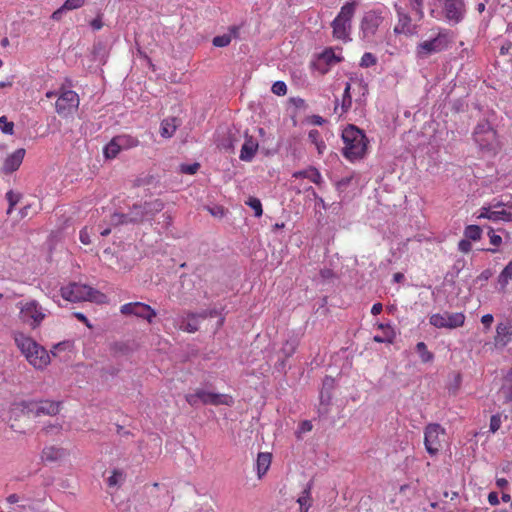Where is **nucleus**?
<instances>
[{
  "instance_id": "obj_35",
  "label": "nucleus",
  "mask_w": 512,
  "mask_h": 512,
  "mask_svg": "<svg viewBox=\"0 0 512 512\" xmlns=\"http://www.w3.org/2000/svg\"><path fill=\"white\" fill-rule=\"evenodd\" d=\"M512 279V261H510L501 271L498 281L502 286H506Z\"/></svg>"
},
{
  "instance_id": "obj_12",
  "label": "nucleus",
  "mask_w": 512,
  "mask_h": 512,
  "mask_svg": "<svg viewBox=\"0 0 512 512\" xmlns=\"http://www.w3.org/2000/svg\"><path fill=\"white\" fill-rule=\"evenodd\" d=\"M474 141L481 150L492 151L497 147V135L490 123L486 120L480 121L475 127Z\"/></svg>"
},
{
  "instance_id": "obj_8",
  "label": "nucleus",
  "mask_w": 512,
  "mask_h": 512,
  "mask_svg": "<svg viewBox=\"0 0 512 512\" xmlns=\"http://www.w3.org/2000/svg\"><path fill=\"white\" fill-rule=\"evenodd\" d=\"M185 399L191 406H198L199 404L232 406L234 403L233 398L228 394L215 393L202 388H197L194 392L188 393Z\"/></svg>"
},
{
  "instance_id": "obj_33",
  "label": "nucleus",
  "mask_w": 512,
  "mask_h": 512,
  "mask_svg": "<svg viewBox=\"0 0 512 512\" xmlns=\"http://www.w3.org/2000/svg\"><path fill=\"white\" fill-rule=\"evenodd\" d=\"M464 235L469 240H479L482 235V230L477 225H469L465 228Z\"/></svg>"
},
{
  "instance_id": "obj_61",
  "label": "nucleus",
  "mask_w": 512,
  "mask_h": 512,
  "mask_svg": "<svg viewBox=\"0 0 512 512\" xmlns=\"http://www.w3.org/2000/svg\"><path fill=\"white\" fill-rule=\"evenodd\" d=\"M488 502L495 506L499 504L498 494L496 492H490L488 495Z\"/></svg>"
},
{
  "instance_id": "obj_53",
  "label": "nucleus",
  "mask_w": 512,
  "mask_h": 512,
  "mask_svg": "<svg viewBox=\"0 0 512 512\" xmlns=\"http://www.w3.org/2000/svg\"><path fill=\"white\" fill-rule=\"evenodd\" d=\"M331 401V393L329 391H326L324 389H321V392H320V402H321V405H329Z\"/></svg>"
},
{
  "instance_id": "obj_44",
  "label": "nucleus",
  "mask_w": 512,
  "mask_h": 512,
  "mask_svg": "<svg viewBox=\"0 0 512 512\" xmlns=\"http://www.w3.org/2000/svg\"><path fill=\"white\" fill-rule=\"evenodd\" d=\"M271 91L278 96H283L287 93V86L283 81H276L272 85Z\"/></svg>"
},
{
  "instance_id": "obj_13",
  "label": "nucleus",
  "mask_w": 512,
  "mask_h": 512,
  "mask_svg": "<svg viewBox=\"0 0 512 512\" xmlns=\"http://www.w3.org/2000/svg\"><path fill=\"white\" fill-rule=\"evenodd\" d=\"M466 316L462 312L435 313L429 318V323L438 329H456L462 327L465 323Z\"/></svg>"
},
{
  "instance_id": "obj_4",
  "label": "nucleus",
  "mask_w": 512,
  "mask_h": 512,
  "mask_svg": "<svg viewBox=\"0 0 512 512\" xmlns=\"http://www.w3.org/2000/svg\"><path fill=\"white\" fill-rule=\"evenodd\" d=\"M15 343L27 361L36 369H43L50 363L47 350L24 333L15 334Z\"/></svg>"
},
{
  "instance_id": "obj_55",
  "label": "nucleus",
  "mask_w": 512,
  "mask_h": 512,
  "mask_svg": "<svg viewBox=\"0 0 512 512\" xmlns=\"http://www.w3.org/2000/svg\"><path fill=\"white\" fill-rule=\"evenodd\" d=\"M219 315L220 314L216 309H207L200 312V316L203 320L209 317H217Z\"/></svg>"
},
{
  "instance_id": "obj_38",
  "label": "nucleus",
  "mask_w": 512,
  "mask_h": 512,
  "mask_svg": "<svg viewBox=\"0 0 512 512\" xmlns=\"http://www.w3.org/2000/svg\"><path fill=\"white\" fill-rule=\"evenodd\" d=\"M416 494V486L412 484H404L399 488V495L406 499H411Z\"/></svg>"
},
{
  "instance_id": "obj_29",
  "label": "nucleus",
  "mask_w": 512,
  "mask_h": 512,
  "mask_svg": "<svg viewBox=\"0 0 512 512\" xmlns=\"http://www.w3.org/2000/svg\"><path fill=\"white\" fill-rule=\"evenodd\" d=\"M115 139L121 146L122 151L135 148L139 145V140L128 134L117 135L115 136Z\"/></svg>"
},
{
  "instance_id": "obj_16",
  "label": "nucleus",
  "mask_w": 512,
  "mask_h": 512,
  "mask_svg": "<svg viewBox=\"0 0 512 512\" xmlns=\"http://www.w3.org/2000/svg\"><path fill=\"white\" fill-rule=\"evenodd\" d=\"M121 314L125 316H135L152 323L157 316V312L148 304L143 302H130L120 307Z\"/></svg>"
},
{
  "instance_id": "obj_15",
  "label": "nucleus",
  "mask_w": 512,
  "mask_h": 512,
  "mask_svg": "<svg viewBox=\"0 0 512 512\" xmlns=\"http://www.w3.org/2000/svg\"><path fill=\"white\" fill-rule=\"evenodd\" d=\"M444 434L445 429L439 424L432 423L426 426L424 431V444L430 455H436L439 452Z\"/></svg>"
},
{
  "instance_id": "obj_27",
  "label": "nucleus",
  "mask_w": 512,
  "mask_h": 512,
  "mask_svg": "<svg viewBox=\"0 0 512 512\" xmlns=\"http://www.w3.org/2000/svg\"><path fill=\"white\" fill-rule=\"evenodd\" d=\"M179 125L180 121L175 117L164 119L161 123V136L165 138L172 137Z\"/></svg>"
},
{
  "instance_id": "obj_47",
  "label": "nucleus",
  "mask_w": 512,
  "mask_h": 512,
  "mask_svg": "<svg viewBox=\"0 0 512 512\" xmlns=\"http://www.w3.org/2000/svg\"><path fill=\"white\" fill-rule=\"evenodd\" d=\"M494 317L492 314H485L481 317V324L483 325V332L487 333L493 324Z\"/></svg>"
},
{
  "instance_id": "obj_6",
  "label": "nucleus",
  "mask_w": 512,
  "mask_h": 512,
  "mask_svg": "<svg viewBox=\"0 0 512 512\" xmlns=\"http://www.w3.org/2000/svg\"><path fill=\"white\" fill-rule=\"evenodd\" d=\"M343 155L349 160L361 158L366 150L365 135L357 127L350 125L343 130Z\"/></svg>"
},
{
  "instance_id": "obj_40",
  "label": "nucleus",
  "mask_w": 512,
  "mask_h": 512,
  "mask_svg": "<svg viewBox=\"0 0 512 512\" xmlns=\"http://www.w3.org/2000/svg\"><path fill=\"white\" fill-rule=\"evenodd\" d=\"M232 37L230 34H223L213 38V45L215 47H226L231 43Z\"/></svg>"
},
{
  "instance_id": "obj_54",
  "label": "nucleus",
  "mask_w": 512,
  "mask_h": 512,
  "mask_svg": "<svg viewBox=\"0 0 512 512\" xmlns=\"http://www.w3.org/2000/svg\"><path fill=\"white\" fill-rule=\"evenodd\" d=\"M322 58L327 62V63H332V62H339L340 59L338 57L335 56V54L332 52V51H325L322 55Z\"/></svg>"
},
{
  "instance_id": "obj_45",
  "label": "nucleus",
  "mask_w": 512,
  "mask_h": 512,
  "mask_svg": "<svg viewBox=\"0 0 512 512\" xmlns=\"http://www.w3.org/2000/svg\"><path fill=\"white\" fill-rule=\"evenodd\" d=\"M84 4L85 0H66L62 6L66 11H70L82 7Z\"/></svg>"
},
{
  "instance_id": "obj_36",
  "label": "nucleus",
  "mask_w": 512,
  "mask_h": 512,
  "mask_svg": "<svg viewBox=\"0 0 512 512\" xmlns=\"http://www.w3.org/2000/svg\"><path fill=\"white\" fill-rule=\"evenodd\" d=\"M351 84L346 83V87L342 97L341 109L342 113L347 112L352 105V98L350 95Z\"/></svg>"
},
{
  "instance_id": "obj_2",
  "label": "nucleus",
  "mask_w": 512,
  "mask_h": 512,
  "mask_svg": "<svg viewBox=\"0 0 512 512\" xmlns=\"http://www.w3.org/2000/svg\"><path fill=\"white\" fill-rule=\"evenodd\" d=\"M161 200L155 199L143 204H134L127 213L116 212L110 217V224L114 226L137 224L150 220L163 209Z\"/></svg>"
},
{
  "instance_id": "obj_7",
  "label": "nucleus",
  "mask_w": 512,
  "mask_h": 512,
  "mask_svg": "<svg viewBox=\"0 0 512 512\" xmlns=\"http://www.w3.org/2000/svg\"><path fill=\"white\" fill-rule=\"evenodd\" d=\"M356 11V4L348 2L344 4L336 18L332 22L333 36L342 41L350 40L352 19Z\"/></svg>"
},
{
  "instance_id": "obj_28",
  "label": "nucleus",
  "mask_w": 512,
  "mask_h": 512,
  "mask_svg": "<svg viewBox=\"0 0 512 512\" xmlns=\"http://www.w3.org/2000/svg\"><path fill=\"white\" fill-rule=\"evenodd\" d=\"M378 328L383 331L381 335H375L373 340L377 343H392L395 338V332L389 325L379 324Z\"/></svg>"
},
{
  "instance_id": "obj_18",
  "label": "nucleus",
  "mask_w": 512,
  "mask_h": 512,
  "mask_svg": "<svg viewBox=\"0 0 512 512\" xmlns=\"http://www.w3.org/2000/svg\"><path fill=\"white\" fill-rule=\"evenodd\" d=\"M203 320L200 313L186 312L178 315L174 323L182 331L194 333L199 329L200 321Z\"/></svg>"
},
{
  "instance_id": "obj_10",
  "label": "nucleus",
  "mask_w": 512,
  "mask_h": 512,
  "mask_svg": "<svg viewBox=\"0 0 512 512\" xmlns=\"http://www.w3.org/2000/svg\"><path fill=\"white\" fill-rule=\"evenodd\" d=\"M60 406L61 402L51 400L22 401L15 403L13 410H21L23 413L33 414L34 416H54L59 413Z\"/></svg>"
},
{
  "instance_id": "obj_1",
  "label": "nucleus",
  "mask_w": 512,
  "mask_h": 512,
  "mask_svg": "<svg viewBox=\"0 0 512 512\" xmlns=\"http://www.w3.org/2000/svg\"><path fill=\"white\" fill-rule=\"evenodd\" d=\"M46 295L56 304L61 306L60 298L68 302L91 301L95 303L106 302V295L85 284L72 282L61 287L60 294L53 291L46 292Z\"/></svg>"
},
{
  "instance_id": "obj_3",
  "label": "nucleus",
  "mask_w": 512,
  "mask_h": 512,
  "mask_svg": "<svg viewBox=\"0 0 512 512\" xmlns=\"http://www.w3.org/2000/svg\"><path fill=\"white\" fill-rule=\"evenodd\" d=\"M15 343L27 361L36 369H43L50 363L47 350L24 333L15 334Z\"/></svg>"
},
{
  "instance_id": "obj_42",
  "label": "nucleus",
  "mask_w": 512,
  "mask_h": 512,
  "mask_svg": "<svg viewBox=\"0 0 512 512\" xmlns=\"http://www.w3.org/2000/svg\"><path fill=\"white\" fill-rule=\"evenodd\" d=\"M410 8L415 11L419 19L424 16L422 0H408Z\"/></svg>"
},
{
  "instance_id": "obj_14",
  "label": "nucleus",
  "mask_w": 512,
  "mask_h": 512,
  "mask_svg": "<svg viewBox=\"0 0 512 512\" xmlns=\"http://www.w3.org/2000/svg\"><path fill=\"white\" fill-rule=\"evenodd\" d=\"M383 21L381 12L376 10L367 11L360 25L361 38L366 42H371L376 35V32Z\"/></svg>"
},
{
  "instance_id": "obj_49",
  "label": "nucleus",
  "mask_w": 512,
  "mask_h": 512,
  "mask_svg": "<svg viewBox=\"0 0 512 512\" xmlns=\"http://www.w3.org/2000/svg\"><path fill=\"white\" fill-rule=\"evenodd\" d=\"M295 349L296 343L294 341H287L282 347V352L285 354L286 357H289L294 353Z\"/></svg>"
},
{
  "instance_id": "obj_37",
  "label": "nucleus",
  "mask_w": 512,
  "mask_h": 512,
  "mask_svg": "<svg viewBox=\"0 0 512 512\" xmlns=\"http://www.w3.org/2000/svg\"><path fill=\"white\" fill-rule=\"evenodd\" d=\"M125 475L120 470H113L112 474L107 478V483L110 487L120 485L124 481Z\"/></svg>"
},
{
  "instance_id": "obj_30",
  "label": "nucleus",
  "mask_w": 512,
  "mask_h": 512,
  "mask_svg": "<svg viewBox=\"0 0 512 512\" xmlns=\"http://www.w3.org/2000/svg\"><path fill=\"white\" fill-rule=\"evenodd\" d=\"M308 140L315 145L319 155H322L326 149V144L323 141L321 134L318 130L312 129L308 133Z\"/></svg>"
},
{
  "instance_id": "obj_43",
  "label": "nucleus",
  "mask_w": 512,
  "mask_h": 512,
  "mask_svg": "<svg viewBox=\"0 0 512 512\" xmlns=\"http://www.w3.org/2000/svg\"><path fill=\"white\" fill-rule=\"evenodd\" d=\"M376 62H377L376 57L372 53L366 52L363 54V56L361 58L360 65L362 67L367 68V67H371V66L375 65Z\"/></svg>"
},
{
  "instance_id": "obj_31",
  "label": "nucleus",
  "mask_w": 512,
  "mask_h": 512,
  "mask_svg": "<svg viewBox=\"0 0 512 512\" xmlns=\"http://www.w3.org/2000/svg\"><path fill=\"white\" fill-rule=\"evenodd\" d=\"M311 488L312 482H309L297 500L300 505V512H307L311 506Z\"/></svg>"
},
{
  "instance_id": "obj_22",
  "label": "nucleus",
  "mask_w": 512,
  "mask_h": 512,
  "mask_svg": "<svg viewBox=\"0 0 512 512\" xmlns=\"http://www.w3.org/2000/svg\"><path fill=\"white\" fill-rule=\"evenodd\" d=\"M25 153V149L19 148L12 154L8 155L3 164V171L5 173H12L16 171L20 167L24 159Z\"/></svg>"
},
{
  "instance_id": "obj_17",
  "label": "nucleus",
  "mask_w": 512,
  "mask_h": 512,
  "mask_svg": "<svg viewBox=\"0 0 512 512\" xmlns=\"http://www.w3.org/2000/svg\"><path fill=\"white\" fill-rule=\"evenodd\" d=\"M79 102V96L76 92L64 90L56 100V112L62 117H67L78 109Z\"/></svg>"
},
{
  "instance_id": "obj_11",
  "label": "nucleus",
  "mask_w": 512,
  "mask_h": 512,
  "mask_svg": "<svg viewBox=\"0 0 512 512\" xmlns=\"http://www.w3.org/2000/svg\"><path fill=\"white\" fill-rule=\"evenodd\" d=\"M477 218L493 222H510L512 221V201H493L489 206H484L479 210Z\"/></svg>"
},
{
  "instance_id": "obj_59",
  "label": "nucleus",
  "mask_w": 512,
  "mask_h": 512,
  "mask_svg": "<svg viewBox=\"0 0 512 512\" xmlns=\"http://www.w3.org/2000/svg\"><path fill=\"white\" fill-rule=\"evenodd\" d=\"M90 26L95 31L100 30L103 27V22H102L101 17L98 16L97 18L93 19L90 22Z\"/></svg>"
},
{
  "instance_id": "obj_63",
  "label": "nucleus",
  "mask_w": 512,
  "mask_h": 512,
  "mask_svg": "<svg viewBox=\"0 0 512 512\" xmlns=\"http://www.w3.org/2000/svg\"><path fill=\"white\" fill-rule=\"evenodd\" d=\"M355 84H357L359 87V91L362 93V95L365 96L368 92L367 84L363 80H357L355 81Z\"/></svg>"
},
{
  "instance_id": "obj_62",
  "label": "nucleus",
  "mask_w": 512,
  "mask_h": 512,
  "mask_svg": "<svg viewBox=\"0 0 512 512\" xmlns=\"http://www.w3.org/2000/svg\"><path fill=\"white\" fill-rule=\"evenodd\" d=\"M66 10L63 9V6H61L59 9H57L56 11H54L52 13V16L51 18L55 21H59L61 20L62 16H63V13L65 12Z\"/></svg>"
},
{
  "instance_id": "obj_57",
  "label": "nucleus",
  "mask_w": 512,
  "mask_h": 512,
  "mask_svg": "<svg viewBox=\"0 0 512 512\" xmlns=\"http://www.w3.org/2000/svg\"><path fill=\"white\" fill-rule=\"evenodd\" d=\"M208 210L215 217H222L224 215V209L221 206L209 207Z\"/></svg>"
},
{
  "instance_id": "obj_24",
  "label": "nucleus",
  "mask_w": 512,
  "mask_h": 512,
  "mask_svg": "<svg viewBox=\"0 0 512 512\" xmlns=\"http://www.w3.org/2000/svg\"><path fill=\"white\" fill-rule=\"evenodd\" d=\"M272 461V455L268 452H261L257 455L255 468L257 476L261 479L269 470Z\"/></svg>"
},
{
  "instance_id": "obj_9",
  "label": "nucleus",
  "mask_w": 512,
  "mask_h": 512,
  "mask_svg": "<svg viewBox=\"0 0 512 512\" xmlns=\"http://www.w3.org/2000/svg\"><path fill=\"white\" fill-rule=\"evenodd\" d=\"M21 320L32 329L39 327L47 317V309L38 301L31 299L18 303Z\"/></svg>"
},
{
  "instance_id": "obj_56",
  "label": "nucleus",
  "mask_w": 512,
  "mask_h": 512,
  "mask_svg": "<svg viewBox=\"0 0 512 512\" xmlns=\"http://www.w3.org/2000/svg\"><path fill=\"white\" fill-rule=\"evenodd\" d=\"M351 180H352L351 176L350 177H344V178L340 179L337 182V184H336L337 189L339 191H343L350 184Z\"/></svg>"
},
{
  "instance_id": "obj_41",
  "label": "nucleus",
  "mask_w": 512,
  "mask_h": 512,
  "mask_svg": "<svg viewBox=\"0 0 512 512\" xmlns=\"http://www.w3.org/2000/svg\"><path fill=\"white\" fill-rule=\"evenodd\" d=\"M246 204L254 210V214L256 217H260L262 215V204L259 199L250 197Z\"/></svg>"
},
{
  "instance_id": "obj_52",
  "label": "nucleus",
  "mask_w": 512,
  "mask_h": 512,
  "mask_svg": "<svg viewBox=\"0 0 512 512\" xmlns=\"http://www.w3.org/2000/svg\"><path fill=\"white\" fill-rule=\"evenodd\" d=\"M458 248L463 253H468L472 249V244L469 239H462L458 243Z\"/></svg>"
},
{
  "instance_id": "obj_20",
  "label": "nucleus",
  "mask_w": 512,
  "mask_h": 512,
  "mask_svg": "<svg viewBox=\"0 0 512 512\" xmlns=\"http://www.w3.org/2000/svg\"><path fill=\"white\" fill-rule=\"evenodd\" d=\"M395 8L398 16V22L394 27V33L406 36L415 34L417 27L412 23L410 16L403 10V8L397 5Z\"/></svg>"
},
{
  "instance_id": "obj_25",
  "label": "nucleus",
  "mask_w": 512,
  "mask_h": 512,
  "mask_svg": "<svg viewBox=\"0 0 512 512\" xmlns=\"http://www.w3.org/2000/svg\"><path fill=\"white\" fill-rule=\"evenodd\" d=\"M292 177L295 179L307 178L316 185H320L323 182V178L320 172L315 167H309L304 170L296 171L292 174Z\"/></svg>"
},
{
  "instance_id": "obj_39",
  "label": "nucleus",
  "mask_w": 512,
  "mask_h": 512,
  "mask_svg": "<svg viewBox=\"0 0 512 512\" xmlns=\"http://www.w3.org/2000/svg\"><path fill=\"white\" fill-rule=\"evenodd\" d=\"M0 130L4 134L12 135L14 132V123L8 121L6 116L0 117Z\"/></svg>"
},
{
  "instance_id": "obj_46",
  "label": "nucleus",
  "mask_w": 512,
  "mask_h": 512,
  "mask_svg": "<svg viewBox=\"0 0 512 512\" xmlns=\"http://www.w3.org/2000/svg\"><path fill=\"white\" fill-rule=\"evenodd\" d=\"M6 198L9 202V207L7 209V214H10L14 208V206L18 203L19 201V195L14 193L13 191H9L7 192L6 194Z\"/></svg>"
},
{
  "instance_id": "obj_5",
  "label": "nucleus",
  "mask_w": 512,
  "mask_h": 512,
  "mask_svg": "<svg viewBox=\"0 0 512 512\" xmlns=\"http://www.w3.org/2000/svg\"><path fill=\"white\" fill-rule=\"evenodd\" d=\"M454 33L445 28H438L436 35L429 39L422 41L416 48V53L419 58H427L428 56L447 50L454 41Z\"/></svg>"
},
{
  "instance_id": "obj_21",
  "label": "nucleus",
  "mask_w": 512,
  "mask_h": 512,
  "mask_svg": "<svg viewBox=\"0 0 512 512\" xmlns=\"http://www.w3.org/2000/svg\"><path fill=\"white\" fill-rule=\"evenodd\" d=\"M445 17L450 22L458 23L463 15V3L461 0H444Z\"/></svg>"
},
{
  "instance_id": "obj_64",
  "label": "nucleus",
  "mask_w": 512,
  "mask_h": 512,
  "mask_svg": "<svg viewBox=\"0 0 512 512\" xmlns=\"http://www.w3.org/2000/svg\"><path fill=\"white\" fill-rule=\"evenodd\" d=\"M490 237V243L494 246H499L502 242V238L499 235H496L494 233L489 235Z\"/></svg>"
},
{
  "instance_id": "obj_19",
  "label": "nucleus",
  "mask_w": 512,
  "mask_h": 512,
  "mask_svg": "<svg viewBox=\"0 0 512 512\" xmlns=\"http://www.w3.org/2000/svg\"><path fill=\"white\" fill-rule=\"evenodd\" d=\"M512 340V321L499 322L496 326V334L493 339V346L496 349H503Z\"/></svg>"
},
{
  "instance_id": "obj_23",
  "label": "nucleus",
  "mask_w": 512,
  "mask_h": 512,
  "mask_svg": "<svg viewBox=\"0 0 512 512\" xmlns=\"http://www.w3.org/2000/svg\"><path fill=\"white\" fill-rule=\"evenodd\" d=\"M258 147H259L258 141L256 139H254L252 136H249L246 134L245 141L242 145L239 158L242 161H246V162L251 161L254 158V156L258 150Z\"/></svg>"
},
{
  "instance_id": "obj_50",
  "label": "nucleus",
  "mask_w": 512,
  "mask_h": 512,
  "mask_svg": "<svg viewBox=\"0 0 512 512\" xmlns=\"http://www.w3.org/2000/svg\"><path fill=\"white\" fill-rule=\"evenodd\" d=\"M501 426L500 415H493L490 419V431L495 433Z\"/></svg>"
},
{
  "instance_id": "obj_26",
  "label": "nucleus",
  "mask_w": 512,
  "mask_h": 512,
  "mask_svg": "<svg viewBox=\"0 0 512 512\" xmlns=\"http://www.w3.org/2000/svg\"><path fill=\"white\" fill-rule=\"evenodd\" d=\"M65 455L66 452L64 449L55 446H48L42 450L41 458L43 461L54 462L64 458Z\"/></svg>"
},
{
  "instance_id": "obj_60",
  "label": "nucleus",
  "mask_w": 512,
  "mask_h": 512,
  "mask_svg": "<svg viewBox=\"0 0 512 512\" xmlns=\"http://www.w3.org/2000/svg\"><path fill=\"white\" fill-rule=\"evenodd\" d=\"M312 430V424L310 421H303L300 425H299V431L298 433H306V432H309Z\"/></svg>"
},
{
  "instance_id": "obj_34",
  "label": "nucleus",
  "mask_w": 512,
  "mask_h": 512,
  "mask_svg": "<svg viewBox=\"0 0 512 512\" xmlns=\"http://www.w3.org/2000/svg\"><path fill=\"white\" fill-rule=\"evenodd\" d=\"M416 351L419 353L422 362L427 363L432 361L433 354L430 351H428L427 346L424 342L417 343Z\"/></svg>"
},
{
  "instance_id": "obj_32",
  "label": "nucleus",
  "mask_w": 512,
  "mask_h": 512,
  "mask_svg": "<svg viewBox=\"0 0 512 512\" xmlns=\"http://www.w3.org/2000/svg\"><path fill=\"white\" fill-rule=\"evenodd\" d=\"M122 151L121 146L113 137L110 142L104 147V155L108 159H114L118 156V154Z\"/></svg>"
},
{
  "instance_id": "obj_48",
  "label": "nucleus",
  "mask_w": 512,
  "mask_h": 512,
  "mask_svg": "<svg viewBox=\"0 0 512 512\" xmlns=\"http://www.w3.org/2000/svg\"><path fill=\"white\" fill-rule=\"evenodd\" d=\"M199 167L200 165L198 163L183 164L180 166V171L185 174L193 175L198 171Z\"/></svg>"
},
{
  "instance_id": "obj_51",
  "label": "nucleus",
  "mask_w": 512,
  "mask_h": 512,
  "mask_svg": "<svg viewBox=\"0 0 512 512\" xmlns=\"http://www.w3.org/2000/svg\"><path fill=\"white\" fill-rule=\"evenodd\" d=\"M79 239L82 244L88 245L91 243L90 231L87 227H84L79 233Z\"/></svg>"
},
{
  "instance_id": "obj_58",
  "label": "nucleus",
  "mask_w": 512,
  "mask_h": 512,
  "mask_svg": "<svg viewBox=\"0 0 512 512\" xmlns=\"http://www.w3.org/2000/svg\"><path fill=\"white\" fill-rule=\"evenodd\" d=\"M333 386H334V379L332 377H325L323 380L322 389L330 392L331 389L333 388Z\"/></svg>"
}]
</instances>
